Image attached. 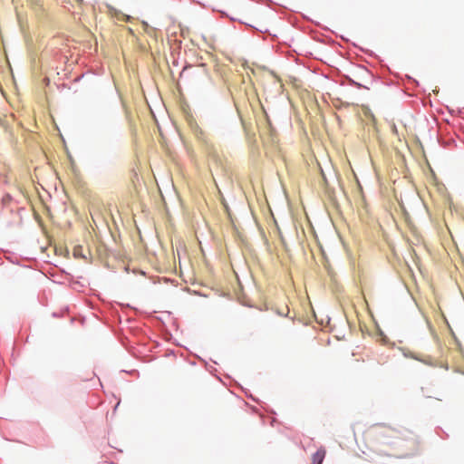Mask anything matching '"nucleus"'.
I'll return each instance as SVG.
<instances>
[{
	"label": "nucleus",
	"mask_w": 464,
	"mask_h": 464,
	"mask_svg": "<svg viewBox=\"0 0 464 464\" xmlns=\"http://www.w3.org/2000/svg\"><path fill=\"white\" fill-rule=\"evenodd\" d=\"M397 431L384 424H376L368 428L362 434L366 446L376 449L379 446L392 444V439L397 438Z\"/></svg>",
	"instance_id": "f257e3e1"
},
{
	"label": "nucleus",
	"mask_w": 464,
	"mask_h": 464,
	"mask_svg": "<svg viewBox=\"0 0 464 464\" xmlns=\"http://www.w3.org/2000/svg\"><path fill=\"white\" fill-rule=\"evenodd\" d=\"M324 457V449H319L312 457V464H322Z\"/></svg>",
	"instance_id": "f03ea898"
},
{
	"label": "nucleus",
	"mask_w": 464,
	"mask_h": 464,
	"mask_svg": "<svg viewBox=\"0 0 464 464\" xmlns=\"http://www.w3.org/2000/svg\"><path fill=\"white\" fill-rule=\"evenodd\" d=\"M322 177H323L324 179H325L324 173L323 171H322Z\"/></svg>",
	"instance_id": "7ed1b4c3"
}]
</instances>
